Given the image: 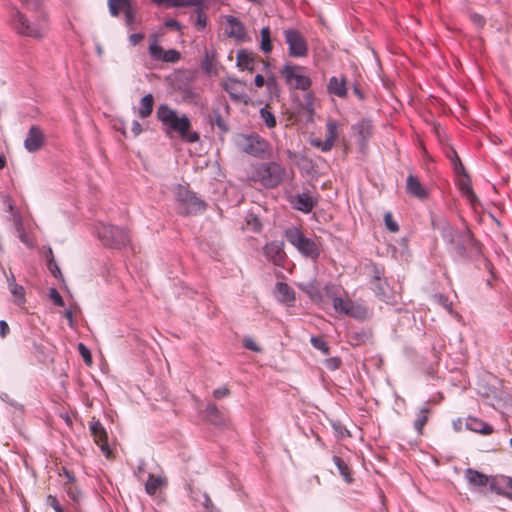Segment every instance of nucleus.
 <instances>
[{
	"label": "nucleus",
	"instance_id": "f257e3e1",
	"mask_svg": "<svg viewBox=\"0 0 512 512\" xmlns=\"http://www.w3.org/2000/svg\"><path fill=\"white\" fill-rule=\"evenodd\" d=\"M10 24L13 30L21 36L41 39L48 31L49 19L47 12H22L14 7L10 14Z\"/></svg>",
	"mask_w": 512,
	"mask_h": 512
},
{
	"label": "nucleus",
	"instance_id": "f03ea898",
	"mask_svg": "<svg viewBox=\"0 0 512 512\" xmlns=\"http://www.w3.org/2000/svg\"><path fill=\"white\" fill-rule=\"evenodd\" d=\"M156 118L164 126L166 135L176 133L182 140L188 143L199 141V133L191 130L192 124L190 119L185 114L179 115L169 105L160 104L156 111Z\"/></svg>",
	"mask_w": 512,
	"mask_h": 512
},
{
	"label": "nucleus",
	"instance_id": "7ed1b4c3",
	"mask_svg": "<svg viewBox=\"0 0 512 512\" xmlns=\"http://www.w3.org/2000/svg\"><path fill=\"white\" fill-rule=\"evenodd\" d=\"M286 240L296 248L304 257L311 260H317L320 256V244L314 239L308 238L300 228L291 227L285 230Z\"/></svg>",
	"mask_w": 512,
	"mask_h": 512
},
{
	"label": "nucleus",
	"instance_id": "20e7f679",
	"mask_svg": "<svg viewBox=\"0 0 512 512\" xmlns=\"http://www.w3.org/2000/svg\"><path fill=\"white\" fill-rule=\"evenodd\" d=\"M281 75L285 78L287 84L295 89L306 91L312 85L310 77L306 75V68L300 65H284L281 69Z\"/></svg>",
	"mask_w": 512,
	"mask_h": 512
},
{
	"label": "nucleus",
	"instance_id": "39448f33",
	"mask_svg": "<svg viewBox=\"0 0 512 512\" xmlns=\"http://www.w3.org/2000/svg\"><path fill=\"white\" fill-rule=\"evenodd\" d=\"M284 168L276 163H263L256 170V177L265 186L274 188L278 186L284 175Z\"/></svg>",
	"mask_w": 512,
	"mask_h": 512
},
{
	"label": "nucleus",
	"instance_id": "423d86ee",
	"mask_svg": "<svg viewBox=\"0 0 512 512\" xmlns=\"http://www.w3.org/2000/svg\"><path fill=\"white\" fill-rule=\"evenodd\" d=\"M98 235L106 245L111 247L119 248L130 243L129 232L113 225H102L98 230Z\"/></svg>",
	"mask_w": 512,
	"mask_h": 512
},
{
	"label": "nucleus",
	"instance_id": "0eeeda50",
	"mask_svg": "<svg viewBox=\"0 0 512 512\" xmlns=\"http://www.w3.org/2000/svg\"><path fill=\"white\" fill-rule=\"evenodd\" d=\"M241 147L245 153L257 158H265L271 151L269 142L257 134L242 136Z\"/></svg>",
	"mask_w": 512,
	"mask_h": 512
},
{
	"label": "nucleus",
	"instance_id": "6e6552de",
	"mask_svg": "<svg viewBox=\"0 0 512 512\" xmlns=\"http://www.w3.org/2000/svg\"><path fill=\"white\" fill-rule=\"evenodd\" d=\"M284 37L288 44L289 55L292 57L302 58L308 54V45L303 35L294 29L284 31Z\"/></svg>",
	"mask_w": 512,
	"mask_h": 512
},
{
	"label": "nucleus",
	"instance_id": "1a4fd4ad",
	"mask_svg": "<svg viewBox=\"0 0 512 512\" xmlns=\"http://www.w3.org/2000/svg\"><path fill=\"white\" fill-rule=\"evenodd\" d=\"M341 131L340 125L333 119H328L326 122V137L325 140L313 139L311 145L320 149L322 152L330 151L336 141L338 140Z\"/></svg>",
	"mask_w": 512,
	"mask_h": 512
},
{
	"label": "nucleus",
	"instance_id": "9d476101",
	"mask_svg": "<svg viewBox=\"0 0 512 512\" xmlns=\"http://www.w3.org/2000/svg\"><path fill=\"white\" fill-rule=\"evenodd\" d=\"M89 428L94 442L100 447L105 456L109 458L111 450L108 445V437L105 428L100 421L94 419L90 422Z\"/></svg>",
	"mask_w": 512,
	"mask_h": 512
},
{
	"label": "nucleus",
	"instance_id": "9b49d317",
	"mask_svg": "<svg viewBox=\"0 0 512 512\" xmlns=\"http://www.w3.org/2000/svg\"><path fill=\"white\" fill-rule=\"evenodd\" d=\"M225 19V33L228 37L234 38L237 41H244L246 39V29L244 24L236 17L227 15Z\"/></svg>",
	"mask_w": 512,
	"mask_h": 512
},
{
	"label": "nucleus",
	"instance_id": "f8f14e48",
	"mask_svg": "<svg viewBox=\"0 0 512 512\" xmlns=\"http://www.w3.org/2000/svg\"><path fill=\"white\" fill-rule=\"evenodd\" d=\"M265 256L272 261L275 265L283 266L286 260V253L284 251V243L281 241H272L267 243L263 248Z\"/></svg>",
	"mask_w": 512,
	"mask_h": 512
},
{
	"label": "nucleus",
	"instance_id": "ddd939ff",
	"mask_svg": "<svg viewBox=\"0 0 512 512\" xmlns=\"http://www.w3.org/2000/svg\"><path fill=\"white\" fill-rule=\"evenodd\" d=\"M354 134L358 138L361 149L366 148L368 141L373 135V124L369 119H361L352 126Z\"/></svg>",
	"mask_w": 512,
	"mask_h": 512
},
{
	"label": "nucleus",
	"instance_id": "4468645a",
	"mask_svg": "<svg viewBox=\"0 0 512 512\" xmlns=\"http://www.w3.org/2000/svg\"><path fill=\"white\" fill-rule=\"evenodd\" d=\"M149 53L156 61L175 63L180 59V53L175 49L164 50L156 41L150 44Z\"/></svg>",
	"mask_w": 512,
	"mask_h": 512
},
{
	"label": "nucleus",
	"instance_id": "2eb2a0df",
	"mask_svg": "<svg viewBox=\"0 0 512 512\" xmlns=\"http://www.w3.org/2000/svg\"><path fill=\"white\" fill-rule=\"evenodd\" d=\"M407 193L419 200H426L429 197L428 189L419 181V179L410 174L406 179Z\"/></svg>",
	"mask_w": 512,
	"mask_h": 512
},
{
	"label": "nucleus",
	"instance_id": "dca6fc26",
	"mask_svg": "<svg viewBox=\"0 0 512 512\" xmlns=\"http://www.w3.org/2000/svg\"><path fill=\"white\" fill-rule=\"evenodd\" d=\"M237 66L241 70H247L253 72L255 69L256 62H261L265 68H268V63L263 60H259L252 52L247 50H240L237 53Z\"/></svg>",
	"mask_w": 512,
	"mask_h": 512
},
{
	"label": "nucleus",
	"instance_id": "f3484780",
	"mask_svg": "<svg viewBox=\"0 0 512 512\" xmlns=\"http://www.w3.org/2000/svg\"><path fill=\"white\" fill-rule=\"evenodd\" d=\"M490 488L499 495L512 500V477L498 476L491 480Z\"/></svg>",
	"mask_w": 512,
	"mask_h": 512
},
{
	"label": "nucleus",
	"instance_id": "a211bd4d",
	"mask_svg": "<svg viewBox=\"0 0 512 512\" xmlns=\"http://www.w3.org/2000/svg\"><path fill=\"white\" fill-rule=\"evenodd\" d=\"M44 143V134L37 126H32L24 141V146L29 152L38 151Z\"/></svg>",
	"mask_w": 512,
	"mask_h": 512
},
{
	"label": "nucleus",
	"instance_id": "6ab92c4d",
	"mask_svg": "<svg viewBox=\"0 0 512 512\" xmlns=\"http://www.w3.org/2000/svg\"><path fill=\"white\" fill-rule=\"evenodd\" d=\"M371 285L372 290L380 300L389 302L392 299V292L389 285L387 284L386 280L380 277L378 272L374 276Z\"/></svg>",
	"mask_w": 512,
	"mask_h": 512
},
{
	"label": "nucleus",
	"instance_id": "aec40b11",
	"mask_svg": "<svg viewBox=\"0 0 512 512\" xmlns=\"http://www.w3.org/2000/svg\"><path fill=\"white\" fill-rule=\"evenodd\" d=\"M293 204L297 210L309 213L314 208L316 201L309 193H302L295 197Z\"/></svg>",
	"mask_w": 512,
	"mask_h": 512
},
{
	"label": "nucleus",
	"instance_id": "412c9836",
	"mask_svg": "<svg viewBox=\"0 0 512 512\" xmlns=\"http://www.w3.org/2000/svg\"><path fill=\"white\" fill-rule=\"evenodd\" d=\"M466 427L473 432L483 435H490L493 433V427L478 418L469 417L466 421Z\"/></svg>",
	"mask_w": 512,
	"mask_h": 512
},
{
	"label": "nucleus",
	"instance_id": "4be33fe9",
	"mask_svg": "<svg viewBox=\"0 0 512 512\" xmlns=\"http://www.w3.org/2000/svg\"><path fill=\"white\" fill-rule=\"evenodd\" d=\"M166 485L165 477L150 474L145 484V490L149 495H155L159 489L166 487Z\"/></svg>",
	"mask_w": 512,
	"mask_h": 512
},
{
	"label": "nucleus",
	"instance_id": "5701e85b",
	"mask_svg": "<svg viewBox=\"0 0 512 512\" xmlns=\"http://www.w3.org/2000/svg\"><path fill=\"white\" fill-rule=\"evenodd\" d=\"M186 214H197L205 210V203L199 199L195 193L190 195L188 199L183 203Z\"/></svg>",
	"mask_w": 512,
	"mask_h": 512
},
{
	"label": "nucleus",
	"instance_id": "b1692460",
	"mask_svg": "<svg viewBox=\"0 0 512 512\" xmlns=\"http://www.w3.org/2000/svg\"><path fill=\"white\" fill-rule=\"evenodd\" d=\"M346 316L357 320H366L370 317V310L366 305L352 301Z\"/></svg>",
	"mask_w": 512,
	"mask_h": 512
},
{
	"label": "nucleus",
	"instance_id": "393cba45",
	"mask_svg": "<svg viewBox=\"0 0 512 512\" xmlns=\"http://www.w3.org/2000/svg\"><path fill=\"white\" fill-rule=\"evenodd\" d=\"M465 477L469 484L473 486H486L491 482L487 475L471 468L465 471Z\"/></svg>",
	"mask_w": 512,
	"mask_h": 512
},
{
	"label": "nucleus",
	"instance_id": "a878e982",
	"mask_svg": "<svg viewBox=\"0 0 512 512\" xmlns=\"http://www.w3.org/2000/svg\"><path fill=\"white\" fill-rule=\"evenodd\" d=\"M109 12L113 17H118L120 12L125 13L133 7L131 0H108Z\"/></svg>",
	"mask_w": 512,
	"mask_h": 512
},
{
	"label": "nucleus",
	"instance_id": "bb28decb",
	"mask_svg": "<svg viewBox=\"0 0 512 512\" xmlns=\"http://www.w3.org/2000/svg\"><path fill=\"white\" fill-rule=\"evenodd\" d=\"M154 97L152 94L145 95L140 100V107L138 110V116L142 119L149 117L153 112Z\"/></svg>",
	"mask_w": 512,
	"mask_h": 512
},
{
	"label": "nucleus",
	"instance_id": "cd10ccee",
	"mask_svg": "<svg viewBox=\"0 0 512 512\" xmlns=\"http://www.w3.org/2000/svg\"><path fill=\"white\" fill-rule=\"evenodd\" d=\"M328 89L330 93L338 97H345L347 94L345 80L337 77H332L330 79Z\"/></svg>",
	"mask_w": 512,
	"mask_h": 512
},
{
	"label": "nucleus",
	"instance_id": "c85d7f7f",
	"mask_svg": "<svg viewBox=\"0 0 512 512\" xmlns=\"http://www.w3.org/2000/svg\"><path fill=\"white\" fill-rule=\"evenodd\" d=\"M333 462L337 466L340 475L344 478L345 482L350 484L353 481L352 472L347 463L339 456H333Z\"/></svg>",
	"mask_w": 512,
	"mask_h": 512
},
{
	"label": "nucleus",
	"instance_id": "c756f323",
	"mask_svg": "<svg viewBox=\"0 0 512 512\" xmlns=\"http://www.w3.org/2000/svg\"><path fill=\"white\" fill-rule=\"evenodd\" d=\"M276 289L281 301L285 303H291L295 300L294 290L287 283H277Z\"/></svg>",
	"mask_w": 512,
	"mask_h": 512
},
{
	"label": "nucleus",
	"instance_id": "7c9ffc66",
	"mask_svg": "<svg viewBox=\"0 0 512 512\" xmlns=\"http://www.w3.org/2000/svg\"><path fill=\"white\" fill-rule=\"evenodd\" d=\"M9 290L14 297V303L18 306L23 305L26 302L24 287L17 284L16 281L9 283Z\"/></svg>",
	"mask_w": 512,
	"mask_h": 512
},
{
	"label": "nucleus",
	"instance_id": "2f4dec72",
	"mask_svg": "<svg viewBox=\"0 0 512 512\" xmlns=\"http://www.w3.org/2000/svg\"><path fill=\"white\" fill-rule=\"evenodd\" d=\"M22 12L40 13L46 12L42 0H20Z\"/></svg>",
	"mask_w": 512,
	"mask_h": 512
},
{
	"label": "nucleus",
	"instance_id": "473e14b6",
	"mask_svg": "<svg viewBox=\"0 0 512 512\" xmlns=\"http://www.w3.org/2000/svg\"><path fill=\"white\" fill-rule=\"evenodd\" d=\"M242 83L237 80H230L224 84V90L230 95L234 100L242 101L244 100V95L238 91L239 86Z\"/></svg>",
	"mask_w": 512,
	"mask_h": 512
},
{
	"label": "nucleus",
	"instance_id": "72a5a7b5",
	"mask_svg": "<svg viewBox=\"0 0 512 512\" xmlns=\"http://www.w3.org/2000/svg\"><path fill=\"white\" fill-rule=\"evenodd\" d=\"M65 474L68 477V482L65 484L66 492L72 500L77 502L81 497V493L78 490V488L74 485L75 478L68 471H65Z\"/></svg>",
	"mask_w": 512,
	"mask_h": 512
},
{
	"label": "nucleus",
	"instance_id": "f704fd0d",
	"mask_svg": "<svg viewBox=\"0 0 512 512\" xmlns=\"http://www.w3.org/2000/svg\"><path fill=\"white\" fill-rule=\"evenodd\" d=\"M261 44L260 48L264 53H270L272 51L273 45L271 41V30L268 26L263 27L261 29Z\"/></svg>",
	"mask_w": 512,
	"mask_h": 512
},
{
	"label": "nucleus",
	"instance_id": "c9c22d12",
	"mask_svg": "<svg viewBox=\"0 0 512 512\" xmlns=\"http://www.w3.org/2000/svg\"><path fill=\"white\" fill-rule=\"evenodd\" d=\"M352 303L351 299H343L341 297H334L332 299L333 308L337 313H341L347 315L350 305Z\"/></svg>",
	"mask_w": 512,
	"mask_h": 512
},
{
	"label": "nucleus",
	"instance_id": "e433bc0d",
	"mask_svg": "<svg viewBox=\"0 0 512 512\" xmlns=\"http://www.w3.org/2000/svg\"><path fill=\"white\" fill-rule=\"evenodd\" d=\"M207 417L214 424H222L223 417L215 404H208L206 407Z\"/></svg>",
	"mask_w": 512,
	"mask_h": 512
},
{
	"label": "nucleus",
	"instance_id": "4c0bfd02",
	"mask_svg": "<svg viewBox=\"0 0 512 512\" xmlns=\"http://www.w3.org/2000/svg\"><path fill=\"white\" fill-rule=\"evenodd\" d=\"M429 409L423 408L417 415V418L414 421V428L417 430L419 434L423 433V428L428 421Z\"/></svg>",
	"mask_w": 512,
	"mask_h": 512
},
{
	"label": "nucleus",
	"instance_id": "58836bf2",
	"mask_svg": "<svg viewBox=\"0 0 512 512\" xmlns=\"http://www.w3.org/2000/svg\"><path fill=\"white\" fill-rule=\"evenodd\" d=\"M460 189L463 192V194L466 195L467 199L474 204L478 199L475 193L473 192V189L471 187V184L469 182V179L467 176H465V179H462L460 181Z\"/></svg>",
	"mask_w": 512,
	"mask_h": 512
},
{
	"label": "nucleus",
	"instance_id": "ea45409f",
	"mask_svg": "<svg viewBox=\"0 0 512 512\" xmlns=\"http://www.w3.org/2000/svg\"><path fill=\"white\" fill-rule=\"evenodd\" d=\"M260 116L268 128H274L276 126V118L274 114L270 111L268 105L261 108Z\"/></svg>",
	"mask_w": 512,
	"mask_h": 512
},
{
	"label": "nucleus",
	"instance_id": "a19ab883",
	"mask_svg": "<svg viewBox=\"0 0 512 512\" xmlns=\"http://www.w3.org/2000/svg\"><path fill=\"white\" fill-rule=\"evenodd\" d=\"M202 0H166L164 5L168 7H186L196 6L201 3Z\"/></svg>",
	"mask_w": 512,
	"mask_h": 512
},
{
	"label": "nucleus",
	"instance_id": "79ce46f5",
	"mask_svg": "<svg viewBox=\"0 0 512 512\" xmlns=\"http://www.w3.org/2000/svg\"><path fill=\"white\" fill-rule=\"evenodd\" d=\"M449 157L452 160L455 172L459 175L467 176L466 172H465V168H464L460 158L458 157L456 151L452 150L451 155Z\"/></svg>",
	"mask_w": 512,
	"mask_h": 512
},
{
	"label": "nucleus",
	"instance_id": "37998d69",
	"mask_svg": "<svg viewBox=\"0 0 512 512\" xmlns=\"http://www.w3.org/2000/svg\"><path fill=\"white\" fill-rule=\"evenodd\" d=\"M311 344L316 349L322 351L325 355L329 354V346L322 337H312Z\"/></svg>",
	"mask_w": 512,
	"mask_h": 512
},
{
	"label": "nucleus",
	"instance_id": "c03bdc74",
	"mask_svg": "<svg viewBox=\"0 0 512 512\" xmlns=\"http://www.w3.org/2000/svg\"><path fill=\"white\" fill-rule=\"evenodd\" d=\"M384 222H385L386 228L390 232L397 233L399 231V226H398L397 222L393 219V216H392L391 212H386L385 213V215H384Z\"/></svg>",
	"mask_w": 512,
	"mask_h": 512
},
{
	"label": "nucleus",
	"instance_id": "a18cd8bd",
	"mask_svg": "<svg viewBox=\"0 0 512 512\" xmlns=\"http://www.w3.org/2000/svg\"><path fill=\"white\" fill-rule=\"evenodd\" d=\"M49 256H50V258L48 259V269L50 270V272L52 273V275H53L54 277H59V276H61L60 268H59V266L54 262L52 249H49Z\"/></svg>",
	"mask_w": 512,
	"mask_h": 512
},
{
	"label": "nucleus",
	"instance_id": "49530a36",
	"mask_svg": "<svg viewBox=\"0 0 512 512\" xmlns=\"http://www.w3.org/2000/svg\"><path fill=\"white\" fill-rule=\"evenodd\" d=\"M192 194H193L192 191H190L186 187L180 185L177 188L176 197H177V200L183 204L188 199V197H190V195H192Z\"/></svg>",
	"mask_w": 512,
	"mask_h": 512
},
{
	"label": "nucleus",
	"instance_id": "de8ad7c7",
	"mask_svg": "<svg viewBox=\"0 0 512 512\" xmlns=\"http://www.w3.org/2000/svg\"><path fill=\"white\" fill-rule=\"evenodd\" d=\"M46 504L54 509L55 512H64L58 499L54 495H48L46 498Z\"/></svg>",
	"mask_w": 512,
	"mask_h": 512
},
{
	"label": "nucleus",
	"instance_id": "09e8293b",
	"mask_svg": "<svg viewBox=\"0 0 512 512\" xmlns=\"http://www.w3.org/2000/svg\"><path fill=\"white\" fill-rule=\"evenodd\" d=\"M78 350H79V353L82 356L84 362L86 364L90 365L92 363V357H91V353H90L89 349L83 343H79Z\"/></svg>",
	"mask_w": 512,
	"mask_h": 512
},
{
	"label": "nucleus",
	"instance_id": "8fccbe9b",
	"mask_svg": "<svg viewBox=\"0 0 512 512\" xmlns=\"http://www.w3.org/2000/svg\"><path fill=\"white\" fill-rule=\"evenodd\" d=\"M469 18L473 22V24L478 28H482L486 23L485 18L482 15L475 12L469 13Z\"/></svg>",
	"mask_w": 512,
	"mask_h": 512
},
{
	"label": "nucleus",
	"instance_id": "3c124183",
	"mask_svg": "<svg viewBox=\"0 0 512 512\" xmlns=\"http://www.w3.org/2000/svg\"><path fill=\"white\" fill-rule=\"evenodd\" d=\"M135 14H136V12H135L134 7H131L129 10H127L124 13L125 22H126L127 26L132 27V25L136 22V15Z\"/></svg>",
	"mask_w": 512,
	"mask_h": 512
},
{
	"label": "nucleus",
	"instance_id": "603ef678",
	"mask_svg": "<svg viewBox=\"0 0 512 512\" xmlns=\"http://www.w3.org/2000/svg\"><path fill=\"white\" fill-rule=\"evenodd\" d=\"M230 389L227 386H222L213 391V397L215 399H222L230 395Z\"/></svg>",
	"mask_w": 512,
	"mask_h": 512
},
{
	"label": "nucleus",
	"instance_id": "864d4df0",
	"mask_svg": "<svg viewBox=\"0 0 512 512\" xmlns=\"http://www.w3.org/2000/svg\"><path fill=\"white\" fill-rule=\"evenodd\" d=\"M196 25L199 29H204L207 25V16L202 10L197 11Z\"/></svg>",
	"mask_w": 512,
	"mask_h": 512
},
{
	"label": "nucleus",
	"instance_id": "5fc2aeb1",
	"mask_svg": "<svg viewBox=\"0 0 512 512\" xmlns=\"http://www.w3.org/2000/svg\"><path fill=\"white\" fill-rule=\"evenodd\" d=\"M326 367L330 370H336L341 365V360L338 357H332L326 360Z\"/></svg>",
	"mask_w": 512,
	"mask_h": 512
},
{
	"label": "nucleus",
	"instance_id": "6e6d98bb",
	"mask_svg": "<svg viewBox=\"0 0 512 512\" xmlns=\"http://www.w3.org/2000/svg\"><path fill=\"white\" fill-rule=\"evenodd\" d=\"M243 345L246 349H249L251 351L259 352L261 350L260 347L256 344V342L251 338H245L243 340Z\"/></svg>",
	"mask_w": 512,
	"mask_h": 512
},
{
	"label": "nucleus",
	"instance_id": "4d7b16f0",
	"mask_svg": "<svg viewBox=\"0 0 512 512\" xmlns=\"http://www.w3.org/2000/svg\"><path fill=\"white\" fill-rule=\"evenodd\" d=\"M50 298L53 300L54 304L57 306H64V301L61 295L58 293L56 289L50 290Z\"/></svg>",
	"mask_w": 512,
	"mask_h": 512
},
{
	"label": "nucleus",
	"instance_id": "13d9d810",
	"mask_svg": "<svg viewBox=\"0 0 512 512\" xmlns=\"http://www.w3.org/2000/svg\"><path fill=\"white\" fill-rule=\"evenodd\" d=\"M265 85L270 92L274 91L277 88L276 78L273 75L267 76Z\"/></svg>",
	"mask_w": 512,
	"mask_h": 512
},
{
	"label": "nucleus",
	"instance_id": "bf43d9fd",
	"mask_svg": "<svg viewBox=\"0 0 512 512\" xmlns=\"http://www.w3.org/2000/svg\"><path fill=\"white\" fill-rule=\"evenodd\" d=\"M143 39L144 34L142 33H134L129 36V41L133 46L139 44Z\"/></svg>",
	"mask_w": 512,
	"mask_h": 512
},
{
	"label": "nucleus",
	"instance_id": "052dcab7",
	"mask_svg": "<svg viewBox=\"0 0 512 512\" xmlns=\"http://www.w3.org/2000/svg\"><path fill=\"white\" fill-rule=\"evenodd\" d=\"M214 123L217 127H219L223 132H227L228 128L226 126L225 121L220 115L215 117Z\"/></svg>",
	"mask_w": 512,
	"mask_h": 512
},
{
	"label": "nucleus",
	"instance_id": "680f3d73",
	"mask_svg": "<svg viewBox=\"0 0 512 512\" xmlns=\"http://www.w3.org/2000/svg\"><path fill=\"white\" fill-rule=\"evenodd\" d=\"M10 329L6 321L1 320L0 321V336L2 338L6 337L9 333Z\"/></svg>",
	"mask_w": 512,
	"mask_h": 512
},
{
	"label": "nucleus",
	"instance_id": "e2e57ef3",
	"mask_svg": "<svg viewBox=\"0 0 512 512\" xmlns=\"http://www.w3.org/2000/svg\"><path fill=\"white\" fill-rule=\"evenodd\" d=\"M131 131L134 136H138L142 132L141 124L138 121L134 120L131 124Z\"/></svg>",
	"mask_w": 512,
	"mask_h": 512
},
{
	"label": "nucleus",
	"instance_id": "0e129e2a",
	"mask_svg": "<svg viewBox=\"0 0 512 512\" xmlns=\"http://www.w3.org/2000/svg\"><path fill=\"white\" fill-rule=\"evenodd\" d=\"M165 26H166L167 28L174 29V30H180V28H181L180 23H179L177 20H175V19H169V20H167V21L165 22Z\"/></svg>",
	"mask_w": 512,
	"mask_h": 512
},
{
	"label": "nucleus",
	"instance_id": "69168bd1",
	"mask_svg": "<svg viewBox=\"0 0 512 512\" xmlns=\"http://www.w3.org/2000/svg\"><path fill=\"white\" fill-rule=\"evenodd\" d=\"M254 82H255L256 87L261 88L265 85L266 78H264V76L261 74H257L255 76Z\"/></svg>",
	"mask_w": 512,
	"mask_h": 512
},
{
	"label": "nucleus",
	"instance_id": "338daca9",
	"mask_svg": "<svg viewBox=\"0 0 512 512\" xmlns=\"http://www.w3.org/2000/svg\"><path fill=\"white\" fill-rule=\"evenodd\" d=\"M65 317L69 321V325L71 327H73L74 326L73 312L71 310H67L65 312Z\"/></svg>",
	"mask_w": 512,
	"mask_h": 512
},
{
	"label": "nucleus",
	"instance_id": "774afa93",
	"mask_svg": "<svg viewBox=\"0 0 512 512\" xmlns=\"http://www.w3.org/2000/svg\"><path fill=\"white\" fill-rule=\"evenodd\" d=\"M204 498H205V501H204V506L206 509H212L213 508V502L211 500V498L205 494L204 495Z\"/></svg>",
	"mask_w": 512,
	"mask_h": 512
}]
</instances>
